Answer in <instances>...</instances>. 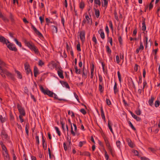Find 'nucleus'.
I'll use <instances>...</instances> for the list:
<instances>
[{
	"mask_svg": "<svg viewBox=\"0 0 160 160\" xmlns=\"http://www.w3.org/2000/svg\"><path fill=\"white\" fill-rule=\"evenodd\" d=\"M5 65V63L0 59V74L3 77H5V75H6L8 77L12 78H13V75L2 68V67Z\"/></svg>",
	"mask_w": 160,
	"mask_h": 160,
	"instance_id": "nucleus-1",
	"label": "nucleus"
},
{
	"mask_svg": "<svg viewBox=\"0 0 160 160\" xmlns=\"http://www.w3.org/2000/svg\"><path fill=\"white\" fill-rule=\"evenodd\" d=\"M24 42L25 46L28 47L32 51L34 52L36 54H39L38 49L32 42L25 40Z\"/></svg>",
	"mask_w": 160,
	"mask_h": 160,
	"instance_id": "nucleus-2",
	"label": "nucleus"
},
{
	"mask_svg": "<svg viewBox=\"0 0 160 160\" xmlns=\"http://www.w3.org/2000/svg\"><path fill=\"white\" fill-rule=\"evenodd\" d=\"M40 88L41 92L44 94L47 95L50 97H53L54 93L48 89H44L42 86H40Z\"/></svg>",
	"mask_w": 160,
	"mask_h": 160,
	"instance_id": "nucleus-3",
	"label": "nucleus"
},
{
	"mask_svg": "<svg viewBox=\"0 0 160 160\" xmlns=\"http://www.w3.org/2000/svg\"><path fill=\"white\" fill-rule=\"evenodd\" d=\"M2 153L5 160H10L9 157L8 155L7 150L4 145H2Z\"/></svg>",
	"mask_w": 160,
	"mask_h": 160,
	"instance_id": "nucleus-4",
	"label": "nucleus"
},
{
	"mask_svg": "<svg viewBox=\"0 0 160 160\" xmlns=\"http://www.w3.org/2000/svg\"><path fill=\"white\" fill-rule=\"evenodd\" d=\"M8 47V48L10 50L14 51H17V49L15 46L14 44L10 43L8 40L7 41L6 43H5Z\"/></svg>",
	"mask_w": 160,
	"mask_h": 160,
	"instance_id": "nucleus-5",
	"label": "nucleus"
},
{
	"mask_svg": "<svg viewBox=\"0 0 160 160\" xmlns=\"http://www.w3.org/2000/svg\"><path fill=\"white\" fill-rule=\"evenodd\" d=\"M92 23V20L88 15H86L85 18L83 20L82 23L83 25L84 24L91 25Z\"/></svg>",
	"mask_w": 160,
	"mask_h": 160,
	"instance_id": "nucleus-6",
	"label": "nucleus"
},
{
	"mask_svg": "<svg viewBox=\"0 0 160 160\" xmlns=\"http://www.w3.org/2000/svg\"><path fill=\"white\" fill-rule=\"evenodd\" d=\"M24 68L27 74H28L30 73H31V75H32V73L31 71V69H30V65L28 63H26L24 64Z\"/></svg>",
	"mask_w": 160,
	"mask_h": 160,
	"instance_id": "nucleus-7",
	"label": "nucleus"
},
{
	"mask_svg": "<svg viewBox=\"0 0 160 160\" xmlns=\"http://www.w3.org/2000/svg\"><path fill=\"white\" fill-rule=\"evenodd\" d=\"M128 146L131 148H133L135 147V145L134 143L131 141L130 139L127 138L126 139Z\"/></svg>",
	"mask_w": 160,
	"mask_h": 160,
	"instance_id": "nucleus-8",
	"label": "nucleus"
},
{
	"mask_svg": "<svg viewBox=\"0 0 160 160\" xmlns=\"http://www.w3.org/2000/svg\"><path fill=\"white\" fill-rule=\"evenodd\" d=\"M144 49V47L143 45L142 42H141L140 43V46L139 47L137 48L136 51V53H138L139 52H141Z\"/></svg>",
	"mask_w": 160,
	"mask_h": 160,
	"instance_id": "nucleus-9",
	"label": "nucleus"
},
{
	"mask_svg": "<svg viewBox=\"0 0 160 160\" xmlns=\"http://www.w3.org/2000/svg\"><path fill=\"white\" fill-rule=\"evenodd\" d=\"M104 139L105 142L108 148L110 150H111V147L108 138L106 137H104Z\"/></svg>",
	"mask_w": 160,
	"mask_h": 160,
	"instance_id": "nucleus-10",
	"label": "nucleus"
},
{
	"mask_svg": "<svg viewBox=\"0 0 160 160\" xmlns=\"http://www.w3.org/2000/svg\"><path fill=\"white\" fill-rule=\"evenodd\" d=\"M57 72L58 75L60 78L62 79H63L64 78L63 71L62 70L60 69H58L57 70Z\"/></svg>",
	"mask_w": 160,
	"mask_h": 160,
	"instance_id": "nucleus-11",
	"label": "nucleus"
},
{
	"mask_svg": "<svg viewBox=\"0 0 160 160\" xmlns=\"http://www.w3.org/2000/svg\"><path fill=\"white\" fill-rule=\"evenodd\" d=\"M80 38L81 41L83 42L84 41L85 39V32L83 31L81 32L80 34Z\"/></svg>",
	"mask_w": 160,
	"mask_h": 160,
	"instance_id": "nucleus-12",
	"label": "nucleus"
},
{
	"mask_svg": "<svg viewBox=\"0 0 160 160\" xmlns=\"http://www.w3.org/2000/svg\"><path fill=\"white\" fill-rule=\"evenodd\" d=\"M18 108L20 114V115L24 116L25 114V112L23 109L19 106H18Z\"/></svg>",
	"mask_w": 160,
	"mask_h": 160,
	"instance_id": "nucleus-13",
	"label": "nucleus"
},
{
	"mask_svg": "<svg viewBox=\"0 0 160 160\" xmlns=\"http://www.w3.org/2000/svg\"><path fill=\"white\" fill-rule=\"evenodd\" d=\"M31 28L35 31L36 33L39 36H42V34L36 29V28L33 25L31 26Z\"/></svg>",
	"mask_w": 160,
	"mask_h": 160,
	"instance_id": "nucleus-14",
	"label": "nucleus"
},
{
	"mask_svg": "<svg viewBox=\"0 0 160 160\" xmlns=\"http://www.w3.org/2000/svg\"><path fill=\"white\" fill-rule=\"evenodd\" d=\"M130 113L131 114V115L132 116V117L136 119V120L137 121H140L141 120V118L138 117H137L136 115L133 113L132 112L130 111Z\"/></svg>",
	"mask_w": 160,
	"mask_h": 160,
	"instance_id": "nucleus-15",
	"label": "nucleus"
},
{
	"mask_svg": "<svg viewBox=\"0 0 160 160\" xmlns=\"http://www.w3.org/2000/svg\"><path fill=\"white\" fill-rule=\"evenodd\" d=\"M98 32L100 35L101 38L102 39H104L105 38V35L103 30L102 29H100L98 31Z\"/></svg>",
	"mask_w": 160,
	"mask_h": 160,
	"instance_id": "nucleus-16",
	"label": "nucleus"
},
{
	"mask_svg": "<svg viewBox=\"0 0 160 160\" xmlns=\"http://www.w3.org/2000/svg\"><path fill=\"white\" fill-rule=\"evenodd\" d=\"M102 6L103 7H106L108 4V0H101Z\"/></svg>",
	"mask_w": 160,
	"mask_h": 160,
	"instance_id": "nucleus-17",
	"label": "nucleus"
},
{
	"mask_svg": "<svg viewBox=\"0 0 160 160\" xmlns=\"http://www.w3.org/2000/svg\"><path fill=\"white\" fill-rule=\"evenodd\" d=\"M113 90L115 94H116L118 92V90L117 88V84L116 82H115Z\"/></svg>",
	"mask_w": 160,
	"mask_h": 160,
	"instance_id": "nucleus-18",
	"label": "nucleus"
},
{
	"mask_svg": "<svg viewBox=\"0 0 160 160\" xmlns=\"http://www.w3.org/2000/svg\"><path fill=\"white\" fill-rule=\"evenodd\" d=\"M38 68L36 67H34V76L36 77L38 74Z\"/></svg>",
	"mask_w": 160,
	"mask_h": 160,
	"instance_id": "nucleus-19",
	"label": "nucleus"
},
{
	"mask_svg": "<svg viewBox=\"0 0 160 160\" xmlns=\"http://www.w3.org/2000/svg\"><path fill=\"white\" fill-rule=\"evenodd\" d=\"M112 123L111 122L109 121L108 120V127L111 132L112 133H113V132L112 130Z\"/></svg>",
	"mask_w": 160,
	"mask_h": 160,
	"instance_id": "nucleus-20",
	"label": "nucleus"
},
{
	"mask_svg": "<svg viewBox=\"0 0 160 160\" xmlns=\"http://www.w3.org/2000/svg\"><path fill=\"white\" fill-rule=\"evenodd\" d=\"M94 70V65L92 64L91 69V74L90 77L91 78H92L93 76V72Z\"/></svg>",
	"mask_w": 160,
	"mask_h": 160,
	"instance_id": "nucleus-21",
	"label": "nucleus"
},
{
	"mask_svg": "<svg viewBox=\"0 0 160 160\" xmlns=\"http://www.w3.org/2000/svg\"><path fill=\"white\" fill-rule=\"evenodd\" d=\"M154 99V98L152 96L151 98L149 100L148 102L150 106H152L153 105V102Z\"/></svg>",
	"mask_w": 160,
	"mask_h": 160,
	"instance_id": "nucleus-22",
	"label": "nucleus"
},
{
	"mask_svg": "<svg viewBox=\"0 0 160 160\" xmlns=\"http://www.w3.org/2000/svg\"><path fill=\"white\" fill-rule=\"evenodd\" d=\"M61 83L63 87H64L66 88H69V87L68 84L66 82L62 81L61 82Z\"/></svg>",
	"mask_w": 160,
	"mask_h": 160,
	"instance_id": "nucleus-23",
	"label": "nucleus"
},
{
	"mask_svg": "<svg viewBox=\"0 0 160 160\" xmlns=\"http://www.w3.org/2000/svg\"><path fill=\"white\" fill-rule=\"evenodd\" d=\"M8 40L6 39L4 37L0 35V42H1L3 43H6V42Z\"/></svg>",
	"mask_w": 160,
	"mask_h": 160,
	"instance_id": "nucleus-24",
	"label": "nucleus"
},
{
	"mask_svg": "<svg viewBox=\"0 0 160 160\" xmlns=\"http://www.w3.org/2000/svg\"><path fill=\"white\" fill-rule=\"evenodd\" d=\"M73 126L74 127V131L75 133H76V135L79 136L80 134L79 133L77 132V127L76 125L75 124H73Z\"/></svg>",
	"mask_w": 160,
	"mask_h": 160,
	"instance_id": "nucleus-25",
	"label": "nucleus"
},
{
	"mask_svg": "<svg viewBox=\"0 0 160 160\" xmlns=\"http://www.w3.org/2000/svg\"><path fill=\"white\" fill-rule=\"evenodd\" d=\"M116 145L118 148L121 150V142L120 141L118 140L116 142Z\"/></svg>",
	"mask_w": 160,
	"mask_h": 160,
	"instance_id": "nucleus-26",
	"label": "nucleus"
},
{
	"mask_svg": "<svg viewBox=\"0 0 160 160\" xmlns=\"http://www.w3.org/2000/svg\"><path fill=\"white\" fill-rule=\"evenodd\" d=\"M84 68H83V70H82V77L84 78L85 79L87 77V71H85L84 70Z\"/></svg>",
	"mask_w": 160,
	"mask_h": 160,
	"instance_id": "nucleus-27",
	"label": "nucleus"
},
{
	"mask_svg": "<svg viewBox=\"0 0 160 160\" xmlns=\"http://www.w3.org/2000/svg\"><path fill=\"white\" fill-rule=\"evenodd\" d=\"M15 72L17 74L18 78L19 79L22 78V75L20 72L18 71L15 70Z\"/></svg>",
	"mask_w": 160,
	"mask_h": 160,
	"instance_id": "nucleus-28",
	"label": "nucleus"
},
{
	"mask_svg": "<svg viewBox=\"0 0 160 160\" xmlns=\"http://www.w3.org/2000/svg\"><path fill=\"white\" fill-rule=\"evenodd\" d=\"M75 72L77 74H79L81 73V70L80 69H78V67L76 66L74 67Z\"/></svg>",
	"mask_w": 160,
	"mask_h": 160,
	"instance_id": "nucleus-29",
	"label": "nucleus"
},
{
	"mask_svg": "<svg viewBox=\"0 0 160 160\" xmlns=\"http://www.w3.org/2000/svg\"><path fill=\"white\" fill-rule=\"evenodd\" d=\"M71 134L73 136H75L76 133H75V132H74V129H73L72 126V124H71Z\"/></svg>",
	"mask_w": 160,
	"mask_h": 160,
	"instance_id": "nucleus-30",
	"label": "nucleus"
},
{
	"mask_svg": "<svg viewBox=\"0 0 160 160\" xmlns=\"http://www.w3.org/2000/svg\"><path fill=\"white\" fill-rule=\"evenodd\" d=\"M142 29L143 31H145L146 29V26L144 21L142 22Z\"/></svg>",
	"mask_w": 160,
	"mask_h": 160,
	"instance_id": "nucleus-31",
	"label": "nucleus"
},
{
	"mask_svg": "<svg viewBox=\"0 0 160 160\" xmlns=\"http://www.w3.org/2000/svg\"><path fill=\"white\" fill-rule=\"evenodd\" d=\"M135 113L138 115H140L141 113V111L139 108H138L135 111Z\"/></svg>",
	"mask_w": 160,
	"mask_h": 160,
	"instance_id": "nucleus-32",
	"label": "nucleus"
},
{
	"mask_svg": "<svg viewBox=\"0 0 160 160\" xmlns=\"http://www.w3.org/2000/svg\"><path fill=\"white\" fill-rule=\"evenodd\" d=\"M52 27L53 32L56 33H57L58 32V29L57 27L54 26H52Z\"/></svg>",
	"mask_w": 160,
	"mask_h": 160,
	"instance_id": "nucleus-33",
	"label": "nucleus"
},
{
	"mask_svg": "<svg viewBox=\"0 0 160 160\" xmlns=\"http://www.w3.org/2000/svg\"><path fill=\"white\" fill-rule=\"evenodd\" d=\"M54 128L56 131V132H57L58 135L60 136L61 135V132L59 130V129L57 127H55Z\"/></svg>",
	"mask_w": 160,
	"mask_h": 160,
	"instance_id": "nucleus-34",
	"label": "nucleus"
},
{
	"mask_svg": "<svg viewBox=\"0 0 160 160\" xmlns=\"http://www.w3.org/2000/svg\"><path fill=\"white\" fill-rule=\"evenodd\" d=\"M14 41H15V42H16V44L18 46L20 47H21L22 44H21V42H18V40L16 39V38H15L14 39Z\"/></svg>",
	"mask_w": 160,
	"mask_h": 160,
	"instance_id": "nucleus-35",
	"label": "nucleus"
},
{
	"mask_svg": "<svg viewBox=\"0 0 160 160\" xmlns=\"http://www.w3.org/2000/svg\"><path fill=\"white\" fill-rule=\"evenodd\" d=\"M68 113L69 115H71V117L72 118L74 117V115L73 112L72 111H71L70 110H68Z\"/></svg>",
	"mask_w": 160,
	"mask_h": 160,
	"instance_id": "nucleus-36",
	"label": "nucleus"
},
{
	"mask_svg": "<svg viewBox=\"0 0 160 160\" xmlns=\"http://www.w3.org/2000/svg\"><path fill=\"white\" fill-rule=\"evenodd\" d=\"M2 137L3 138H4L6 139H7L8 138V136L5 132H2Z\"/></svg>",
	"mask_w": 160,
	"mask_h": 160,
	"instance_id": "nucleus-37",
	"label": "nucleus"
},
{
	"mask_svg": "<svg viewBox=\"0 0 160 160\" xmlns=\"http://www.w3.org/2000/svg\"><path fill=\"white\" fill-rule=\"evenodd\" d=\"M118 78L120 82L121 81V77L120 72L118 71L117 72Z\"/></svg>",
	"mask_w": 160,
	"mask_h": 160,
	"instance_id": "nucleus-38",
	"label": "nucleus"
},
{
	"mask_svg": "<svg viewBox=\"0 0 160 160\" xmlns=\"http://www.w3.org/2000/svg\"><path fill=\"white\" fill-rule=\"evenodd\" d=\"M83 155L85 156H86L89 157H90V153L87 151L84 152L83 153Z\"/></svg>",
	"mask_w": 160,
	"mask_h": 160,
	"instance_id": "nucleus-39",
	"label": "nucleus"
},
{
	"mask_svg": "<svg viewBox=\"0 0 160 160\" xmlns=\"http://www.w3.org/2000/svg\"><path fill=\"white\" fill-rule=\"evenodd\" d=\"M95 15L97 18H98L99 16V12L98 10L95 9Z\"/></svg>",
	"mask_w": 160,
	"mask_h": 160,
	"instance_id": "nucleus-40",
	"label": "nucleus"
},
{
	"mask_svg": "<svg viewBox=\"0 0 160 160\" xmlns=\"http://www.w3.org/2000/svg\"><path fill=\"white\" fill-rule=\"evenodd\" d=\"M103 86H102V84H99V90L100 91L102 92L103 91Z\"/></svg>",
	"mask_w": 160,
	"mask_h": 160,
	"instance_id": "nucleus-41",
	"label": "nucleus"
},
{
	"mask_svg": "<svg viewBox=\"0 0 160 160\" xmlns=\"http://www.w3.org/2000/svg\"><path fill=\"white\" fill-rule=\"evenodd\" d=\"M84 7V4L83 2H81L79 4V7L82 9Z\"/></svg>",
	"mask_w": 160,
	"mask_h": 160,
	"instance_id": "nucleus-42",
	"label": "nucleus"
},
{
	"mask_svg": "<svg viewBox=\"0 0 160 160\" xmlns=\"http://www.w3.org/2000/svg\"><path fill=\"white\" fill-rule=\"evenodd\" d=\"M106 51L109 54L111 52V50L108 46H106Z\"/></svg>",
	"mask_w": 160,
	"mask_h": 160,
	"instance_id": "nucleus-43",
	"label": "nucleus"
},
{
	"mask_svg": "<svg viewBox=\"0 0 160 160\" xmlns=\"http://www.w3.org/2000/svg\"><path fill=\"white\" fill-rule=\"evenodd\" d=\"M25 131L27 134L28 135L29 134L28 128V124L26 125L25 126Z\"/></svg>",
	"mask_w": 160,
	"mask_h": 160,
	"instance_id": "nucleus-44",
	"label": "nucleus"
},
{
	"mask_svg": "<svg viewBox=\"0 0 160 160\" xmlns=\"http://www.w3.org/2000/svg\"><path fill=\"white\" fill-rule=\"evenodd\" d=\"M148 37H145V38H144V42L145 43L146 48H147L148 46Z\"/></svg>",
	"mask_w": 160,
	"mask_h": 160,
	"instance_id": "nucleus-45",
	"label": "nucleus"
},
{
	"mask_svg": "<svg viewBox=\"0 0 160 160\" xmlns=\"http://www.w3.org/2000/svg\"><path fill=\"white\" fill-rule=\"evenodd\" d=\"M86 143L85 141L80 142L79 144V146L80 147H81L82 146Z\"/></svg>",
	"mask_w": 160,
	"mask_h": 160,
	"instance_id": "nucleus-46",
	"label": "nucleus"
},
{
	"mask_svg": "<svg viewBox=\"0 0 160 160\" xmlns=\"http://www.w3.org/2000/svg\"><path fill=\"white\" fill-rule=\"evenodd\" d=\"M129 126L132 128L133 130H135V128L133 126V125H132V123H131V122H130V121L129 122Z\"/></svg>",
	"mask_w": 160,
	"mask_h": 160,
	"instance_id": "nucleus-47",
	"label": "nucleus"
},
{
	"mask_svg": "<svg viewBox=\"0 0 160 160\" xmlns=\"http://www.w3.org/2000/svg\"><path fill=\"white\" fill-rule=\"evenodd\" d=\"M94 3L99 6L101 5V2L100 0H94Z\"/></svg>",
	"mask_w": 160,
	"mask_h": 160,
	"instance_id": "nucleus-48",
	"label": "nucleus"
},
{
	"mask_svg": "<svg viewBox=\"0 0 160 160\" xmlns=\"http://www.w3.org/2000/svg\"><path fill=\"white\" fill-rule=\"evenodd\" d=\"M99 84L100 83L101 84H103L102 82V77L101 76H99Z\"/></svg>",
	"mask_w": 160,
	"mask_h": 160,
	"instance_id": "nucleus-49",
	"label": "nucleus"
},
{
	"mask_svg": "<svg viewBox=\"0 0 160 160\" xmlns=\"http://www.w3.org/2000/svg\"><path fill=\"white\" fill-rule=\"evenodd\" d=\"M159 105V102L158 101H156L155 102V106L156 107H158Z\"/></svg>",
	"mask_w": 160,
	"mask_h": 160,
	"instance_id": "nucleus-50",
	"label": "nucleus"
},
{
	"mask_svg": "<svg viewBox=\"0 0 160 160\" xmlns=\"http://www.w3.org/2000/svg\"><path fill=\"white\" fill-rule=\"evenodd\" d=\"M44 64V62L42 60H40L38 62V65L40 66H42Z\"/></svg>",
	"mask_w": 160,
	"mask_h": 160,
	"instance_id": "nucleus-51",
	"label": "nucleus"
},
{
	"mask_svg": "<svg viewBox=\"0 0 160 160\" xmlns=\"http://www.w3.org/2000/svg\"><path fill=\"white\" fill-rule=\"evenodd\" d=\"M44 17V15H43L42 17L41 16H40L39 17V20L40 21V22L41 23H42V22L43 21Z\"/></svg>",
	"mask_w": 160,
	"mask_h": 160,
	"instance_id": "nucleus-52",
	"label": "nucleus"
},
{
	"mask_svg": "<svg viewBox=\"0 0 160 160\" xmlns=\"http://www.w3.org/2000/svg\"><path fill=\"white\" fill-rule=\"evenodd\" d=\"M77 48L78 51H81L80 48V45L79 43L77 45Z\"/></svg>",
	"mask_w": 160,
	"mask_h": 160,
	"instance_id": "nucleus-53",
	"label": "nucleus"
},
{
	"mask_svg": "<svg viewBox=\"0 0 160 160\" xmlns=\"http://www.w3.org/2000/svg\"><path fill=\"white\" fill-rule=\"evenodd\" d=\"M80 112L84 115L86 114V112L84 109L82 108L80 110Z\"/></svg>",
	"mask_w": 160,
	"mask_h": 160,
	"instance_id": "nucleus-54",
	"label": "nucleus"
},
{
	"mask_svg": "<svg viewBox=\"0 0 160 160\" xmlns=\"http://www.w3.org/2000/svg\"><path fill=\"white\" fill-rule=\"evenodd\" d=\"M36 141L37 143L39 144V137L38 136H36L35 137Z\"/></svg>",
	"mask_w": 160,
	"mask_h": 160,
	"instance_id": "nucleus-55",
	"label": "nucleus"
},
{
	"mask_svg": "<svg viewBox=\"0 0 160 160\" xmlns=\"http://www.w3.org/2000/svg\"><path fill=\"white\" fill-rule=\"evenodd\" d=\"M116 59L117 62L118 63H119L120 62V59L118 56L117 55L116 56Z\"/></svg>",
	"mask_w": 160,
	"mask_h": 160,
	"instance_id": "nucleus-56",
	"label": "nucleus"
},
{
	"mask_svg": "<svg viewBox=\"0 0 160 160\" xmlns=\"http://www.w3.org/2000/svg\"><path fill=\"white\" fill-rule=\"evenodd\" d=\"M92 40L95 42V43H96L97 42V40L96 39V37L95 35H93L92 38Z\"/></svg>",
	"mask_w": 160,
	"mask_h": 160,
	"instance_id": "nucleus-57",
	"label": "nucleus"
},
{
	"mask_svg": "<svg viewBox=\"0 0 160 160\" xmlns=\"http://www.w3.org/2000/svg\"><path fill=\"white\" fill-rule=\"evenodd\" d=\"M106 103L108 105H109L111 104V102L110 100L108 99H107L106 100Z\"/></svg>",
	"mask_w": 160,
	"mask_h": 160,
	"instance_id": "nucleus-58",
	"label": "nucleus"
},
{
	"mask_svg": "<svg viewBox=\"0 0 160 160\" xmlns=\"http://www.w3.org/2000/svg\"><path fill=\"white\" fill-rule=\"evenodd\" d=\"M101 116L102 119L104 120V121H105V116L104 113H101Z\"/></svg>",
	"mask_w": 160,
	"mask_h": 160,
	"instance_id": "nucleus-59",
	"label": "nucleus"
},
{
	"mask_svg": "<svg viewBox=\"0 0 160 160\" xmlns=\"http://www.w3.org/2000/svg\"><path fill=\"white\" fill-rule=\"evenodd\" d=\"M105 158L106 160H108V159L109 157L107 154V152L106 151H105Z\"/></svg>",
	"mask_w": 160,
	"mask_h": 160,
	"instance_id": "nucleus-60",
	"label": "nucleus"
},
{
	"mask_svg": "<svg viewBox=\"0 0 160 160\" xmlns=\"http://www.w3.org/2000/svg\"><path fill=\"white\" fill-rule=\"evenodd\" d=\"M147 83L146 81H143V88H142V89H144V88L147 85Z\"/></svg>",
	"mask_w": 160,
	"mask_h": 160,
	"instance_id": "nucleus-61",
	"label": "nucleus"
},
{
	"mask_svg": "<svg viewBox=\"0 0 160 160\" xmlns=\"http://www.w3.org/2000/svg\"><path fill=\"white\" fill-rule=\"evenodd\" d=\"M22 116H23L22 115H20L19 116V118L20 119V122H22L23 121V120L22 118Z\"/></svg>",
	"mask_w": 160,
	"mask_h": 160,
	"instance_id": "nucleus-62",
	"label": "nucleus"
},
{
	"mask_svg": "<svg viewBox=\"0 0 160 160\" xmlns=\"http://www.w3.org/2000/svg\"><path fill=\"white\" fill-rule=\"evenodd\" d=\"M132 152L136 155H138V152L137 150H133Z\"/></svg>",
	"mask_w": 160,
	"mask_h": 160,
	"instance_id": "nucleus-63",
	"label": "nucleus"
},
{
	"mask_svg": "<svg viewBox=\"0 0 160 160\" xmlns=\"http://www.w3.org/2000/svg\"><path fill=\"white\" fill-rule=\"evenodd\" d=\"M109 25L110 28L112 29H113V25H112V23L111 21H110L109 22Z\"/></svg>",
	"mask_w": 160,
	"mask_h": 160,
	"instance_id": "nucleus-64",
	"label": "nucleus"
}]
</instances>
